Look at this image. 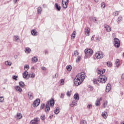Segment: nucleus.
Here are the masks:
<instances>
[{"label":"nucleus","instance_id":"f257e3e1","mask_svg":"<svg viewBox=\"0 0 124 124\" xmlns=\"http://www.w3.org/2000/svg\"><path fill=\"white\" fill-rule=\"evenodd\" d=\"M83 80H85V73L78 74L74 79V84L75 86H79V85H81Z\"/></svg>","mask_w":124,"mask_h":124},{"label":"nucleus","instance_id":"f03ea898","mask_svg":"<svg viewBox=\"0 0 124 124\" xmlns=\"http://www.w3.org/2000/svg\"><path fill=\"white\" fill-rule=\"evenodd\" d=\"M97 81L99 83L103 84V83H106V81H107V78L104 75H100L98 78Z\"/></svg>","mask_w":124,"mask_h":124},{"label":"nucleus","instance_id":"7ed1b4c3","mask_svg":"<svg viewBox=\"0 0 124 124\" xmlns=\"http://www.w3.org/2000/svg\"><path fill=\"white\" fill-rule=\"evenodd\" d=\"M84 52L85 53V56L86 58H90V57H91L93 53V49L91 48L86 49Z\"/></svg>","mask_w":124,"mask_h":124},{"label":"nucleus","instance_id":"20e7f679","mask_svg":"<svg viewBox=\"0 0 124 124\" xmlns=\"http://www.w3.org/2000/svg\"><path fill=\"white\" fill-rule=\"evenodd\" d=\"M114 46L116 48H119V47H120L121 45L120 40L117 38H115L114 39Z\"/></svg>","mask_w":124,"mask_h":124},{"label":"nucleus","instance_id":"39448f33","mask_svg":"<svg viewBox=\"0 0 124 124\" xmlns=\"http://www.w3.org/2000/svg\"><path fill=\"white\" fill-rule=\"evenodd\" d=\"M40 121V119L38 117L34 118L33 120H31V124H38V122Z\"/></svg>","mask_w":124,"mask_h":124},{"label":"nucleus","instance_id":"423d86ee","mask_svg":"<svg viewBox=\"0 0 124 124\" xmlns=\"http://www.w3.org/2000/svg\"><path fill=\"white\" fill-rule=\"evenodd\" d=\"M95 57L97 59H102L103 58V53L101 51H98L95 54Z\"/></svg>","mask_w":124,"mask_h":124},{"label":"nucleus","instance_id":"0eeeda50","mask_svg":"<svg viewBox=\"0 0 124 124\" xmlns=\"http://www.w3.org/2000/svg\"><path fill=\"white\" fill-rule=\"evenodd\" d=\"M50 108L51 107H50V105L49 104V101H47L46 105V108L45 109V112H46V113L49 112V111H50Z\"/></svg>","mask_w":124,"mask_h":124},{"label":"nucleus","instance_id":"6e6552de","mask_svg":"<svg viewBox=\"0 0 124 124\" xmlns=\"http://www.w3.org/2000/svg\"><path fill=\"white\" fill-rule=\"evenodd\" d=\"M29 72H28L27 71H25L23 74V77L26 80H28V79L29 78Z\"/></svg>","mask_w":124,"mask_h":124},{"label":"nucleus","instance_id":"1a4fd4ad","mask_svg":"<svg viewBox=\"0 0 124 124\" xmlns=\"http://www.w3.org/2000/svg\"><path fill=\"white\" fill-rule=\"evenodd\" d=\"M85 34L87 36H89L90 32L91 31V29L89 27H86L85 29Z\"/></svg>","mask_w":124,"mask_h":124},{"label":"nucleus","instance_id":"9d476101","mask_svg":"<svg viewBox=\"0 0 124 124\" xmlns=\"http://www.w3.org/2000/svg\"><path fill=\"white\" fill-rule=\"evenodd\" d=\"M49 104H50V106L54 107V105H55V100L54 99V98L50 100V101H49Z\"/></svg>","mask_w":124,"mask_h":124},{"label":"nucleus","instance_id":"9b49d317","mask_svg":"<svg viewBox=\"0 0 124 124\" xmlns=\"http://www.w3.org/2000/svg\"><path fill=\"white\" fill-rule=\"evenodd\" d=\"M40 103V101L37 100H36L34 101V102L33 103V106L34 107H36V106H38V105H39V104Z\"/></svg>","mask_w":124,"mask_h":124},{"label":"nucleus","instance_id":"f8f14e48","mask_svg":"<svg viewBox=\"0 0 124 124\" xmlns=\"http://www.w3.org/2000/svg\"><path fill=\"white\" fill-rule=\"evenodd\" d=\"M111 90V85L110 84H108L106 88V92L107 93H109Z\"/></svg>","mask_w":124,"mask_h":124},{"label":"nucleus","instance_id":"ddd939ff","mask_svg":"<svg viewBox=\"0 0 124 124\" xmlns=\"http://www.w3.org/2000/svg\"><path fill=\"white\" fill-rule=\"evenodd\" d=\"M29 99H32L33 98V93L31 92H30L28 93Z\"/></svg>","mask_w":124,"mask_h":124},{"label":"nucleus","instance_id":"4468645a","mask_svg":"<svg viewBox=\"0 0 124 124\" xmlns=\"http://www.w3.org/2000/svg\"><path fill=\"white\" fill-rule=\"evenodd\" d=\"M31 33L33 36H36L37 35V31L35 29L31 30Z\"/></svg>","mask_w":124,"mask_h":124},{"label":"nucleus","instance_id":"2eb2a0df","mask_svg":"<svg viewBox=\"0 0 124 124\" xmlns=\"http://www.w3.org/2000/svg\"><path fill=\"white\" fill-rule=\"evenodd\" d=\"M55 8H56L57 10L58 11H61V9H62V7H61V6L59 5V4L57 3H56L55 4Z\"/></svg>","mask_w":124,"mask_h":124},{"label":"nucleus","instance_id":"dca6fc26","mask_svg":"<svg viewBox=\"0 0 124 124\" xmlns=\"http://www.w3.org/2000/svg\"><path fill=\"white\" fill-rule=\"evenodd\" d=\"M69 2H63V3H62L63 8H67V5H68Z\"/></svg>","mask_w":124,"mask_h":124},{"label":"nucleus","instance_id":"f3484780","mask_svg":"<svg viewBox=\"0 0 124 124\" xmlns=\"http://www.w3.org/2000/svg\"><path fill=\"white\" fill-rule=\"evenodd\" d=\"M104 28L108 32L111 31V27H109V26L105 25Z\"/></svg>","mask_w":124,"mask_h":124},{"label":"nucleus","instance_id":"a211bd4d","mask_svg":"<svg viewBox=\"0 0 124 124\" xmlns=\"http://www.w3.org/2000/svg\"><path fill=\"white\" fill-rule=\"evenodd\" d=\"M31 48L30 47H26L25 49V52L26 54H30V53H31Z\"/></svg>","mask_w":124,"mask_h":124},{"label":"nucleus","instance_id":"6ab92c4d","mask_svg":"<svg viewBox=\"0 0 124 124\" xmlns=\"http://www.w3.org/2000/svg\"><path fill=\"white\" fill-rule=\"evenodd\" d=\"M15 89L16 90V91H17V92H19V93H21L23 90H22V88H21V87H20V86H16L15 87Z\"/></svg>","mask_w":124,"mask_h":124},{"label":"nucleus","instance_id":"aec40b11","mask_svg":"<svg viewBox=\"0 0 124 124\" xmlns=\"http://www.w3.org/2000/svg\"><path fill=\"white\" fill-rule=\"evenodd\" d=\"M16 119H17V120L22 119V114H21V113H17L16 116Z\"/></svg>","mask_w":124,"mask_h":124},{"label":"nucleus","instance_id":"412c9836","mask_svg":"<svg viewBox=\"0 0 124 124\" xmlns=\"http://www.w3.org/2000/svg\"><path fill=\"white\" fill-rule=\"evenodd\" d=\"M31 61L33 62H37L38 59H37L36 57L34 56L32 58Z\"/></svg>","mask_w":124,"mask_h":124},{"label":"nucleus","instance_id":"4be33fe9","mask_svg":"<svg viewBox=\"0 0 124 124\" xmlns=\"http://www.w3.org/2000/svg\"><path fill=\"white\" fill-rule=\"evenodd\" d=\"M74 98L75 100H79V94H78V93L75 94L74 95Z\"/></svg>","mask_w":124,"mask_h":124},{"label":"nucleus","instance_id":"5701e85b","mask_svg":"<svg viewBox=\"0 0 124 124\" xmlns=\"http://www.w3.org/2000/svg\"><path fill=\"white\" fill-rule=\"evenodd\" d=\"M122 21H123V17H122V16H119L117 19L118 24H120V22H122Z\"/></svg>","mask_w":124,"mask_h":124},{"label":"nucleus","instance_id":"b1692460","mask_svg":"<svg viewBox=\"0 0 124 124\" xmlns=\"http://www.w3.org/2000/svg\"><path fill=\"white\" fill-rule=\"evenodd\" d=\"M42 11V9L41 8V7L39 6L37 8V11L38 14H39V15L41 14Z\"/></svg>","mask_w":124,"mask_h":124},{"label":"nucleus","instance_id":"393cba45","mask_svg":"<svg viewBox=\"0 0 124 124\" xmlns=\"http://www.w3.org/2000/svg\"><path fill=\"white\" fill-rule=\"evenodd\" d=\"M102 116L103 117L104 119H106V118H107V112L105 111L102 112Z\"/></svg>","mask_w":124,"mask_h":124},{"label":"nucleus","instance_id":"a878e982","mask_svg":"<svg viewBox=\"0 0 124 124\" xmlns=\"http://www.w3.org/2000/svg\"><path fill=\"white\" fill-rule=\"evenodd\" d=\"M19 85L21 88H25V83H24V82L20 81L19 83Z\"/></svg>","mask_w":124,"mask_h":124},{"label":"nucleus","instance_id":"bb28decb","mask_svg":"<svg viewBox=\"0 0 124 124\" xmlns=\"http://www.w3.org/2000/svg\"><path fill=\"white\" fill-rule=\"evenodd\" d=\"M76 35V31H74L71 35V39H74V38H75Z\"/></svg>","mask_w":124,"mask_h":124},{"label":"nucleus","instance_id":"cd10ccee","mask_svg":"<svg viewBox=\"0 0 124 124\" xmlns=\"http://www.w3.org/2000/svg\"><path fill=\"white\" fill-rule=\"evenodd\" d=\"M54 113L57 115L60 113V108L57 107L56 109L54 110Z\"/></svg>","mask_w":124,"mask_h":124},{"label":"nucleus","instance_id":"c85d7f7f","mask_svg":"<svg viewBox=\"0 0 124 124\" xmlns=\"http://www.w3.org/2000/svg\"><path fill=\"white\" fill-rule=\"evenodd\" d=\"M100 105V100L99 99H97L96 101L95 105L96 106H99Z\"/></svg>","mask_w":124,"mask_h":124},{"label":"nucleus","instance_id":"c756f323","mask_svg":"<svg viewBox=\"0 0 124 124\" xmlns=\"http://www.w3.org/2000/svg\"><path fill=\"white\" fill-rule=\"evenodd\" d=\"M66 68L68 71H71V69H72V67L70 65L67 66Z\"/></svg>","mask_w":124,"mask_h":124},{"label":"nucleus","instance_id":"7c9ffc66","mask_svg":"<svg viewBox=\"0 0 124 124\" xmlns=\"http://www.w3.org/2000/svg\"><path fill=\"white\" fill-rule=\"evenodd\" d=\"M77 104L76 103V101L74 100L72 102V104H71V107H74V106H76Z\"/></svg>","mask_w":124,"mask_h":124},{"label":"nucleus","instance_id":"2f4dec72","mask_svg":"<svg viewBox=\"0 0 124 124\" xmlns=\"http://www.w3.org/2000/svg\"><path fill=\"white\" fill-rule=\"evenodd\" d=\"M115 64L117 67H119V66H120V61L119 60V59H117L116 60Z\"/></svg>","mask_w":124,"mask_h":124},{"label":"nucleus","instance_id":"473e14b6","mask_svg":"<svg viewBox=\"0 0 124 124\" xmlns=\"http://www.w3.org/2000/svg\"><path fill=\"white\" fill-rule=\"evenodd\" d=\"M29 77L30 78H34L35 77V74L34 73L30 74L29 75Z\"/></svg>","mask_w":124,"mask_h":124},{"label":"nucleus","instance_id":"72a5a7b5","mask_svg":"<svg viewBox=\"0 0 124 124\" xmlns=\"http://www.w3.org/2000/svg\"><path fill=\"white\" fill-rule=\"evenodd\" d=\"M40 119H42V121H45V114H42L40 116Z\"/></svg>","mask_w":124,"mask_h":124},{"label":"nucleus","instance_id":"f704fd0d","mask_svg":"<svg viewBox=\"0 0 124 124\" xmlns=\"http://www.w3.org/2000/svg\"><path fill=\"white\" fill-rule=\"evenodd\" d=\"M81 61V57L80 56H78V58H77V60L76 61V62H79Z\"/></svg>","mask_w":124,"mask_h":124},{"label":"nucleus","instance_id":"c9c22d12","mask_svg":"<svg viewBox=\"0 0 124 124\" xmlns=\"http://www.w3.org/2000/svg\"><path fill=\"white\" fill-rule=\"evenodd\" d=\"M107 64L108 67H111V66H112V62H107Z\"/></svg>","mask_w":124,"mask_h":124},{"label":"nucleus","instance_id":"e433bc0d","mask_svg":"<svg viewBox=\"0 0 124 124\" xmlns=\"http://www.w3.org/2000/svg\"><path fill=\"white\" fill-rule=\"evenodd\" d=\"M12 64V63H11V62H9L8 61H6L5 62V64H6V65H9V66H10Z\"/></svg>","mask_w":124,"mask_h":124},{"label":"nucleus","instance_id":"4c0bfd02","mask_svg":"<svg viewBox=\"0 0 124 124\" xmlns=\"http://www.w3.org/2000/svg\"><path fill=\"white\" fill-rule=\"evenodd\" d=\"M72 91H67V93H66V95L67 96H70V95H71V92Z\"/></svg>","mask_w":124,"mask_h":124},{"label":"nucleus","instance_id":"58836bf2","mask_svg":"<svg viewBox=\"0 0 124 124\" xmlns=\"http://www.w3.org/2000/svg\"><path fill=\"white\" fill-rule=\"evenodd\" d=\"M119 13H120V12H119V11H116V12H114L113 13V15H114V16H118V15H119Z\"/></svg>","mask_w":124,"mask_h":124},{"label":"nucleus","instance_id":"ea45409f","mask_svg":"<svg viewBox=\"0 0 124 124\" xmlns=\"http://www.w3.org/2000/svg\"><path fill=\"white\" fill-rule=\"evenodd\" d=\"M30 68V66L29 65H24V69L25 70H28Z\"/></svg>","mask_w":124,"mask_h":124},{"label":"nucleus","instance_id":"a19ab883","mask_svg":"<svg viewBox=\"0 0 124 124\" xmlns=\"http://www.w3.org/2000/svg\"><path fill=\"white\" fill-rule=\"evenodd\" d=\"M107 103H108V102H107V101H106V102H105L103 103V107L104 108H106V106H107Z\"/></svg>","mask_w":124,"mask_h":124},{"label":"nucleus","instance_id":"79ce46f5","mask_svg":"<svg viewBox=\"0 0 124 124\" xmlns=\"http://www.w3.org/2000/svg\"><path fill=\"white\" fill-rule=\"evenodd\" d=\"M93 84H97L98 86H99V84L97 83V80L94 79L93 80Z\"/></svg>","mask_w":124,"mask_h":124},{"label":"nucleus","instance_id":"37998d69","mask_svg":"<svg viewBox=\"0 0 124 124\" xmlns=\"http://www.w3.org/2000/svg\"><path fill=\"white\" fill-rule=\"evenodd\" d=\"M97 72L98 74H100V75H102V74H103V71H100V70H98Z\"/></svg>","mask_w":124,"mask_h":124},{"label":"nucleus","instance_id":"c03bdc74","mask_svg":"<svg viewBox=\"0 0 124 124\" xmlns=\"http://www.w3.org/2000/svg\"><path fill=\"white\" fill-rule=\"evenodd\" d=\"M80 124H87V121H86V120H82L80 122Z\"/></svg>","mask_w":124,"mask_h":124},{"label":"nucleus","instance_id":"a18cd8bd","mask_svg":"<svg viewBox=\"0 0 124 124\" xmlns=\"http://www.w3.org/2000/svg\"><path fill=\"white\" fill-rule=\"evenodd\" d=\"M78 55H79V53H78V51L77 50H75L74 51V56H75V57L78 56Z\"/></svg>","mask_w":124,"mask_h":124},{"label":"nucleus","instance_id":"49530a36","mask_svg":"<svg viewBox=\"0 0 124 124\" xmlns=\"http://www.w3.org/2000/svg\"><path fill=\"white\" fill-rule=\"evenodd\" d=\"M18 78V76H13V79L15 80V81H17V78Z\"/></svg>","mask_w":124,"mask_h":124},{"label":"nucleus","instance_id":"de8ad7c7","mask_svg":"<svg viewBox=\"0 0 124 124\" xmlns=\"http://www.w3.org/2000/svg\"><path fill=\"white\" fill-rule=\"evenodd\" d=\"M101 7H102V8H105V3H104V2H102L101 4Z\"/></svg>","mask_w":124,"mask_h":124},{"label":"nucleus","instance_id":"09e8293b","mask_svg":"<svg viewBox=\"0 0 124 124\" xmlns=\"http://www.w3.org/2000/svg\"><path fill=\"white\" fill-rule=\"evenodd\" d=\"M44 107H45V104H42L40 107L41 110H42V109H44Z\"/></svg>","mask_w":124,"mask_h":124},{"label":"nucleus","instance_id":"8fccbe9b","mask_svg":"<svg viewBox=\"0 0 124 124\" xmlns=\"http://www.w3.org/2000/svg\"><path fill=\"white\" fill-rule=\"evenodd\" d=\"M4 98L3 97H0V102H3Z\"/></svg>","mask_w":124,"mask_h":124},{"label":"nucleus","instance_id":"3c124183","mask_svg":"<svg viewBox=\"0 0 124 124\" xmlns=\"http://www.w3.org/2000/svg\"><path fill=\"white\" fill-rule=\"evenodd\" d=\"M64 80H63V79H62L61 80V83L62 85H64Z\"/></svg>","mask_w":124,"mask_h":124},{"label":"nucleus","instance_id":"603ef678","mask_svg":"<svg viewBox=\"0 0 124 124\" xmlns=\"http://www.w3.org/2000/svg\"><path fill=\"white\" fill-rule=\"evenodd\" d=\"M15 40H16V41H17V40H18V39H19V36H15Z\"/></svg>","mask_w":124,"mask_h":124},{"label":"nucleus","instance_id":"864d4df0","mask_svg":"<svg viewBox=\"0 0 124 124\" xmlns=\"http://www.w3.org/2000/svg\"><path fill=\"white\" fill-rule=\"evenodd\" d=\"M63 2H69V0H62V3H63Z\"/></svg>","mask_w":124,"mask_h":124},{"label":"nucleus","instance_id":"5fc2aeb1","mask_svg":"<svg viewBox=\"0 0 124 124\" xmlns=\"http://www.w3.org/2000/svg\"><path fill=\"white\" fill-rule=\"evenodd\" d=\"M90 21H94V17H91L90 18Z\"/></svg>","mask_w":124,"mask_h":124},{"label":"nucleus","instance_id":"6e6d98bb","mask_svg":"<svg viewBox=\"0 0 124 124\" xmlns=\"http://www.w3.org/2000/svg\"><path fill=\"white\" fill-rule=\"evenodd\" d=\"M60 97H61V98H63V97H64V94L61 93V96Z\"/></svg>","mask_w":124,"mask_h":124},{"label":"nucleus","instance_id":"4d7b16f0","mask_svg":"<svg viewBox=\"0 0 124 124\" xmlns=\"http://www.w3.org/2000/svg\"><path fill=\"white\" fill-rule=\"evenodd\" d=\"M94 40V35H93L91 38V41H93Z\"/></svg>","mask_w":124,"mask_h":124},{"label":"nucleus","instance_id":"13d9d810","mask_svg":"<svg viewBox=\"0 0 124 124\" xmlns=\"http://www.w3.org/2000/svg\"><path fill=\"white\" fill-rule=\"evenodd\" d=\"M89 88H90V91H93V87L92 86H89Z\"/></svg>","mask_w":124,"mask_h":124},{"label":"nucleus","instance_id":"bf43d9fd","mask_svg":"<svg viewBox=\"0 0 124 124\" xmlns=\"http://www.w3.org/2000/svg\"><path fill=\"white\" fill-rule=\"evenodd\" d=\"M93 106H92V105H88L87 106V108L90 109L91 107H92Z\"/></svg>","mask_w":124,"mask_h":124},{"label":"nucleus","instance_id":"052dcab7","mask_svg":"<svg viewBox=\"0 0 124 124\" xmlns=\"http://www.w3.org/2000/svg\"><path fill=\"white\" fill-rule=\"evenodd\" d=\"M41 68L42 70H46V67H42Z\"/></svg>","mask_w":124,"mask_h":124},{"label":"nucleus","instance_id":"680f3d73","mask_svg":"<svg viewBox=\"0 0 124 124\" xmlns=\"http://www.w3.org/2000/svg\"><path fill=\"white\" fill-rule=\"evenodd\" d=\"M94 22H97V19H96V17H94Z\"/></svg>","mask_w":124,"mask_h":124},{"label":"nucleus","instance_id":"e2e57ef3","mask_svg":"<svg viewBox=\"0 0 124 124\" xmlns=\"http://www.w3.org/2000/svg\"><path fill=\"white\" fill-rule=\"evenodd\" d=\"M20 0H14V2L15 3H16L17 1H19Z\"/></svg>","mask_w":124,"mask_h":124},{"label":"nucleus","instance_id":"0e129e2a","mask_svg":"<svg viewBox=\"0 0 124 124\" xmlns=\"http://www.w3.org/2000/svg\"><path fill=\"white\" fill-rule=\"evenodd\" d=\"M122 77V79H124V74L122 75V77Z\"/></svg>","mask_w":124,"mask_h":124},{"label":"nucleus","instance_id":"69168bd1","mask_svg":"<svg viewBox=\"0 0 124 124\" xmlns=\"http://www.w3.org/2000/svg\"><path fill=\"white\" fill-rule=\"evenodd\" d=\"M55 78H58V74H55Z\"/></svg>","mask_w":124,"mask_h":124},{"label":"nucleus","instance_id":"338daca9","mask_svg":"<svg viewBox=\"0 0 124 124\" xmlns=\"http://www.w3.org/2000/svg\"><path fill=\"white\" fill-rule=\"evenodd\" d=\"M17 58H18V56H17V55H16L14 56V58H15V59H17Z\"/></svg>","mask_w":124,"mask_h":124},{"label":"nucleus","instance_id":"774afa93","mask_svg":"<svg viewBox=\"0 0 124 124\" xmlns=\"http://www.w3.org/2000/svg\"><path fill=\"white\" fill-rule=\"evenodd\" d=\"M54 116V115H51L49 116V118L51 119L53 118V117Z\"/></svg>","mask_w":124,"mask_h":124}]
</instances>
